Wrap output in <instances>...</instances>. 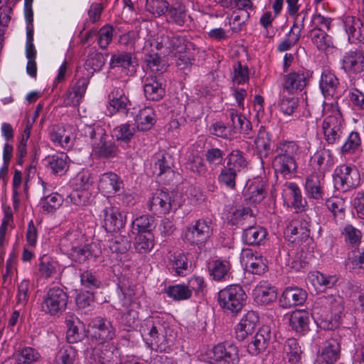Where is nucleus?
Segmentation results:
<instances>
[{
  "label": "nucleus",
  "mask_w": 364,
  "mask_h": 364,
  "mask_svg": "<svg viewBox=\"0 0 364 364\" xmlns=\"http://www.w3.org/2000/svg\"><path fill=\"white\" fill-rule=\"evenodd\" d=\"M168 16L178 26H183L188 18L186 7L181 3H175L171 5L168 10Z\"/></svg>",
  "instance_id": "obj_58"
},
{
  "label": "nucleus",
  "mask_w": 364,
  "mask_h": 364,
  "mask_svg": "<svg viewBox=\"0 0 364 364\" xmlns=\"http://www.w3.org/2000/svg\"><path fill=\"white\" fill-rule=\"evenodd\" d=\"M255 145L260 157H267L271 150L270 134L264 127H261L255 139Z\"/></svg>",
  "instance_id": "obj_39"
},
{
  "label": "nucleus",
  "mask_w": 364,
  "mask_h": 364,
  "mask_svg": "<svg viewBox=\"0 0 364 364\" xmlns=\"http://www.w3.org/2000/svg\"><path fill=\"white\" fill-rule=\"evenodd\" d=\"M68 296L60 287H53L48 290L41 304V310L50 316H58L65 310Z\"/></svg>",
  "instance_id": "obj_5"
},
{
  "label": "nucleus",
  "mask_w": 364,
  "mask_h": 364,
  "mask_svg": "<svg viewBox=\"0 0 364 364\" xmlns=\"http://www.w3.org/2000/svg\"><path fill=\"white\" fill-rule=\"evenodd\" d=\"M253 296L257 303L267 305L274 301L277 299V294L275 287L266 282H263L255 288Z\"/></svg>",
  "instance_id": "obj_33"
},
{
  "label": "nucleus",
  "mask_w": 364,
  "mask_h": 364,
  "mask_svg": "<svg viewBox=\"0 0 364 364\" xmlns=\"http://www.w3.org/2000/svg\"><path fill=\"white\" fill-rule=\"evenodd\" d=\"M109 109L112 108L114 112H122L128 115L132 104L126 95L125 90L121 86L115 87L109 95Z\"/></svg>",
  "instance_id": "obj_27"
},
{
  "label": "nucleus",
  "mask_w": 364,
  "mask_h": 364,
  "mask_svg": "<svg viewBox=\"0 0 364 364\" xmlns=\"http://www.w3.org/2000/svg\"><path fill=\"white\" fill-rule=\"evenodd\" d=\"M310 74L308 71L299 70L284 76L282 90L284 92L294 93L302 91L308 84Z\"/></svg>",
  "instance_id": "obj_15"
},
{
  "label": "nucleus",
  "mask_w": 364,
  "mask_h": 364,
  "mask_svg": "<svg viewBox=\"0 0 364 364\" xmlns=\"http://www.w3.org/2000/svg\"><path fill=\"white\" fill-rule=\"evenodd\" d=\"M123 181L118 175L113 172H107L101 175L98 188L108 198L117 193L123 188Z\"/></svg>",
  "instance_id": "obj_24"
},
{
  "label": "nucleus",
  "mask_w": 364,
  "mask_h": 364,
  "mask_svg": "<svg viewBox=\"0 0 364 364\" xmlns=\"http://www.w3.org/2000/svg\"><path fill=\"white\" fill-rule=\"evenodd\" d=\"M141 332L146 344L151 348H159L164 341V328L161 324L148 321L141 326Z\"/></svg>",
  "instance_id": "obj_17"
},
{
  "label": "nucleus",
  "mask_w": 364,
  "mask_h": 364,
  "mask_svg": "<svg viewBox=\"0 0 364 364\" xmlns=\"http://www.w3.org/2000/svg\"><path fill=\"white\" fill-rule=\"evenodd\" d=\"M68 156L63 152L57 154L46 159V166L51 170L54 174L62 175L68 168Z\"/></svg>",
  "instance_id": "obj_37"
},
{
  "label": "nucleus",
  "mask_w": 364,
  "mask_h": 364,
  "mask_svg": "<svg viewBox=\"0 0 364 364\" xmlns=\"http://www.w3.org/2000/svg\"><path fill=\"white\" fill-rule=\"evenodd\" d=\"M339 80L336 75L328 70L322 72L319 80V88L326 99L333 98L337 93Z\"/></svg>",
  "instance_id": "obj_29"
},
{
  "label": "nucleus",
  "mask_w": 364,
  "mask_h": 364,
  "mask_svg": "<svg viewBox=\"0 0 364 364\" xmlns=\"http://www.w3.org/2000/svg\"><path fill=\"white\" fill-rule=\"evenodd\" d=\"M220 306L226 314H238L243 308L246 294L240 285H230L218 292Z\"/></svg>",
  "instance_id": "obj_3"
},
{
  "label": "nucleus",
  "mask_w": 364,
  "mask_h": 364,
  "mask_svg": "<svg viewBox=\"0 0 364 364\" xmlns=\"http://www.w3.org/2000/svg\"><path fill=\"white\" fill-rule=\"evenodd\" d=\"M333 181L336 189L346 192L360 184V176L355 167L343 164L335 169Z\"/></svg>",
  "instance_id": "obj_7"
},
{
  "label": "nucleus",
  "mask_w": 364,
  "mask_h": 364,
  "mask_svg": "<svg viewBox=\"0 0 364 364\" xmlns=\"http://www.w3.org/2000/svg\"><path fill=\"white\" fill-rule=\"evenodd\" d=\"M145 61L152 73H163L166 70V63L156 53H150L146 56Z\"/></svg>",
  "instance_id": "obj_63"
},
{
  "label": "nucleus",
  "mask_w": 364,
  "mask_h": 364,
  "mask_svg": "<svg viewBox=\"0 0 364 364\" xmlns=\"http://www.w3.org/2000/svg\"><path fill=\"white\" fill-rule=\"evenodd\" d=\"M299 100L293 95V93L284 92L283 90L280 94L279 107L280 110L287 115H291L297 109Z\"/></svg>",
  "instance_id": "obj_42"
},
{
  "label": "nucleus",
  "mask_w": 364,
  "mask_h": 364,
  "mask_svg": "<svg viewBox=\"0 0 364 364\" xmlns=\"http://www.w3.org/2000/svg\"><path fill=\"white\" fill-rule=\"evenodd\" d=\"M92 360L98 364H118L119 354L115 346L109 343L100 342L92 349Z\"/></svg>",
  "instance_id": "obj_13"
},
{
  "label": "nucleus",
  "mask_w": 364,
  "mask_h": 364,
  "mask_svg": "<svg viewBox=\"0 0 364 364\" xmlns=\"http://www.w3.org/2000/svg\"><path fill=\"white\" fill-rule=\"evenodd\" d=\"M84 242V237L77 230L68 232L60 240V250L68 255Z\"/></svg>",
  "instance_id": "obj_34"
},
{
  "label": "nucleus",
  "mask_w": 364,
  "mask_h": 364,
  "mask_svg": "<svg viewBox=\"0 0 364 364\" xmlns=\"http://www.w3.org/2000/svg\"><path fill=\"white\" fill-rule=\"evenodd\" d=\"M304 190L309 198L322 200L324 196L323 178L318 173L308 176L305 181Z\"/></svg>",
  "instance_id": "obj_28"
},
{
  "label": "nucleus",
  "mask_w": 364,
  "mask_h": 364,
  "mask_svg": "<svg viewBox=\"0 0 364 364\" xmlns=\"http://www.w3.org/2000/svg\"><path fill=\"white\" fill-rule=\"evenodd\" d=\"M301 349L298 341L289 338L282 347V359L284 364H300Z\"/></svg>",
  "instance_id": "obj_32"
},
{
  "label": "nucleus",
  "mask_w": 364,
  "mask_h": 364,
  "mask_svg": "<svg viewBox=\"0 0 364 364\" xmlns=\"http://www.w3.org/2000/svg\"><path fill=\"white\" fill-rule=\"evenodd\" d=\"M271 338V331L268 326H262L247 345V351L252 355H257L268 346Z\"/></svg>",
  "instance_id": "obj_26"
},
{
  "label": "nucleus",
  "mask_w": 364,
  "mask_h": 364,
  "mask_svg": "<svg viewBox=\"0 0 364 364\" xmlns=\"http://www.w3.org/2000/svg\"><path fill=\"white\" fill-rule=\"evenodd\" d=\"M342 69L348 75L364 72V53L360 50H350L341 59Z\"/></svg>",
  "instance_id": "obj_19"
},
{
  "label": "nucleus",
  "mask_w": 364,
  "mask_h": 364,
  "mask_svg": "<svg viewBox=\"0 0 364 364\" xmlns=\"http://www.w3.org/2000/svg\"><path fill=\"white\" fill-rule=\"evenodd\" d=\"M137 61L131 53L117 52L114 53L110 59L109 68L114 69L120 68L127 75H132L136 72Z\"/></svg>",
  "instance_id": "obj_22"
},
{
  "label": "nucleus",
  "mask_w": 364,
  "mask_h": 364,
  "mask_svg": "<svg viewBox=\"0 0 364 364\" xmlns=\"http://www.w3.org/2000/svg\"><path fill=\"white\" fill-rule=\"evenodd\" d=\"M132 226L133 232L137 230L138 234L151 233V231L155 228L154 218L151 215H141L132 222Z\"/></svg>",
  "instance_id": "obj_54"
},
{
  "label": "nucleus",
  "mask_w": 364,
  "mask_h": 364,
  "mask_svg": "<svg viewBox=\"0 0 364 364\" xmlns=\"http://www.w3.org/2000/svg\"><path fill=\"white\" fill-rule=\"evenodd\" d=\"M106 58L105 55L99 52L92 51L90 53L85 63V69L88 71L98 72L105 65Z\"/></svg>",
  "instance_id": "obj_57"
},
{
  "label": "nucleus",
  "mask_w": 364,
  "mask_h": 364,
  "mask_svg": "<svg viewBox=\"0 0 364 364\" xmlns=\"http://www.w3.org/2000/svg\"><path fill=\"white\" fill-rule=\"evenodd\" d=\"M136 127L141 131L149 130L156 123V114L150 107L140 109L135 117Z\"/></svg>",
  "instance_id": "obj_36"
},
{
  "label": "nucleus",
  "mask_w": 364,
  "mask_h": 364,
  "mask_svg": "<svg viewBox=\"0 0 364 364\" xmlns=\"http://www.w3.org/2000/svg\"><path fill=\"white\" fill-rule=\"evenodd\" d=\"M236 218H241L245 220L249 218L255 223V218L251 213V210L248 208L237 209L234 212ZM241 225L243 228L242 240L249 245H258L264 240L267 236V231L260 226L250 225L246 226L245 221L242 222Z\"/></svg>",
  "instance_id": "obj_4"
},
{
  "label": "nucleus",
  "mask_w": 364,
  "mask_h": 364,
  "mask_svg": "<svg viewBox=\"0 0 364 364\" xmlns=\"http://www.w3.org/2000/svg\"><path fill=\"white\" fill-rule=\"evenodd\" d=\"M155 172L158 176L172 172L173 159L168 153L160 152L156 154Z\"/></svg>",
  "instance_id": "obj_41"
},
{
  "label": "nucleus",
  "mask_w": 364,
  "mask_h": 364,
  "mask_svg": "<svg viewBox=\"0 0 364 364\" xmlns=\"http://www.w3.org/2000/svg\"><path fill=\"white\" fill-rule=\"evenodd\" d=\"M173 193L162 190H157L148 201V208L156 215H165L172 208H176Z\"/></svg>",
  "instance_id": "obj_10"
},
{
  "label": "nucleus",
  "mask_w": 364,
  "mask_h": 364,
  "mask_svg": "<svg viewBox=\"0 0 364 364\" xmlns=\"http://www.w3.org/2000/svg\"><path fill=\"white\" fill-rule=\"evenodd\" d=\"M238 172L231 168L225 166L218 175V182L230 189H235V180Z\"/></svg>",
  "instance_id": "obj_61"
},
{
  "label": "nucleus",
  "mask_w": 364,
  "mask_h": 364,
  "mask_svg": "<svg viewBox=\"0 0 364 364\" xmlns=\"http://www.w3.org/2000/svg\"><path fill=\"white\" fill-rule=\"evenodd\" d=\"M63 197L57 193H53L45 196L41 200V205L43 211L50 213L55 212L63 204Z\"/></svg>",
  "instance_id": "obj_56"
},
{
  "label": "nucleus",
  "mask_w": 364,
  "mask_h": 364,
  "mask_svg": "<svg viewBox=\"0 0 364 364\" xmlns=\"http://www.w3.org/2000/svg\"><path fill=\"white\" fill-rule=\"evenodd\" d=\"M105 207L101 211L100 217L103 220V226L107 231L112 232L122 228L125 225V218L113 207L107 198Z\"/></svg>",
  "instance_id": "obj_12"
},
{
  "label": "nucleus",
  "mask_w": 364,
  "mask_h": 364,
  "mask_svg": "<svg viewBox=\"0 0 364 364\" xmlns=\"http://www.w3.org/2000/svg\"><path fill=\"white\" fill-rule=\"evenodd\" d=\"M65 323L68 327L66 338L68 343H75L80 341L83 334L79 331V328L75 324L74 316L73 315H68Z\"/></svg>",
  "instance_id": "obj_60"
},
{
  "label": "nucleus",
  "mask_w": 364,
  "mask_h": 364,
  "mask_svg": "<svg viewBox=\"0 0 364 364\" xmlns=\"http://www.w3.org/2000/svg\"><path fill=\"white\" fill-rule=\"evenodd\" d=\"M91 337L97 341L105 342L112 340L116 336V331L111 321L96 318L90 323Z\"/></svg>",
  "instance_id": "obj_18"
},
{
  "label": "nucleus",
  "mask_w": 364,
  "mask_h": 364,
  "mask_svg": "<svg viewBox=\"0 0 364 364\" xmlns=\"http://www.w3.org/2000/svg\"><path fill=\"white\" fill-rule=\"evenodd\" d=\"M249 272L255 274H262L267 269V260L260 255L252 254L246 264Z\"/></svg>",
  "instance_id": "obj_51"
},
{
  "label": "nucleus",
  "mask_w": 364,
  "mask_h": 364,
  "mask_svg": "<svg viewBox=\"0 0 364 364\" xmlns=\"http://www.w3.org/2000/svg\"><path fill=\"white\" fill-rule=\"evenodd\" d=\"M341 235L348 245L355 247L360 243L362 232L352 225H346L341 230Z\"/></svg>",
  "instance_id": "obj_52"
},
{
  "label": "nucleus",
  "mask_w": 364,
  "mask_h": 364,
  "mask_svg": "<svg viewBox=\"0 0 364 364\" xmlns=\"http://www.w3.org/2000/svg\"><path fill=\"white\" fill-rule=\"evenodd\" d=\"M101 248L98 244L92 242L86 244L84 242L68 256L77 263H83L90 259H96L101 255Z\"/></svg>",
  "instance_id": "obj_21"
},
{
  "label": "nucleus",
  "mask_w": 364,
  "mask_h": 364,
  "mask_svg": "<svg viewBox=\"0 0 364 364\" xmlns=\"http://www.w3.org/2000/svg\"><path fill=\"white\" fill-rule=\"evenodd\" d=\"M344 121L341 112L333 109L322 122L323 138L328 144H335L340 141L343 132Z\"/></svg>",
  "instance_id": "obj_6"
},
{
  "label": "nucleus",
  "mask_w": 364,
  "mask_h": 364,
  "mask_svg": "<svg viewBox=\"0 0 364 364\" xmlns=\"http://www.w3.org/2000/svg\"><path fill=\"white\" fill-rule=\"evenodd\" d=\"M297 150L298 146L294 141L281 142L278 144L272 161V167L276 173L287 177L296 171L297 165L294 156Z\"/></svg>",
  "instance_id": "obj_2"
},
{
  "label": "nucleus",
  "mask_w": 364,
  "mask_h": 364,
  "mask_svg": "<svg viewBox=\"0 0 364 364\" xmlns=\"http://www.w3.org/2000/svg\"><path fill=\"white\" fill-rule=\"evenodd\" d=\"M312 161L316 163L319 168L326 170L331 167L333 164L332 154L329 149H321L318 150L312 156Z\"/></svg>",
  "instance_id": "obj_55"
},
{
  "label": "nucleus",
  "mask_w": 364,
  "mask_h": 364,
  "mask_svg": "<svg viewBox=\"0 0 364 364\" xmlns=\"http://www.w3.org/2000/svg\"><path fill=\"white\" fill-rule=\"evenodd\" d=\"M348 265L354 272L364 273V251L355 250L348 257Z\"/></svg>",
  "instance_id": "obj_62"
},
{
  "label": "nucleus",
  "mask_w": 364,
  "mask_h": 364,
  "mask_svg": "<svg viewBox=\"0 0 364 364\" xmlns=\"http://www.w3.org/2000/svg\"><path fill=\"white\" fill-rule=\"evenodd\" d=\"M289 325L296 333H304L309 330V316L304 310H295L289 316Z\"/></svg>",
  "instance_id": "obj_35"
},
{
  "label": "nucleus",
  "mask_w": 364,
  "mask_h": 364,
  "mask_svg": "<svg viewBox=\"0 0 364 364\" xmlns=\"http://www.w3.org/2000/svg\"><path fill=\"white\" fill-rule=\"evenodd\" d=\"M131 247V239L127 235H117L109 240V248L112 252L124 253Z\"/></svg>",
  "instance_id": "obj_53"
},
{
  "label": "nucleus",
  "mask_w": 364,
  "mask_h": 364,
  "mask_svg": "<svg viewBox=\"0 0 364 364\" xmlns=\"http://www.w3.org/2000/svg\"><path fill=\"white\" fill-rule=\"evenodd\" d=\"M150 46L155 47L158 50H163L162 53L165 55H171L172 56L186 50V40L183 37L173 33L158 36L153 40V42L150 43Z\"/></svg>",
  "instance_id": "obj_8"
},
{
  "label": "nucleus",
  "mask_w": 364,
  "mask_h": 364,
  "mask_svg": "<svg viewBox=\"0 0 364 364\" xmlns=\"http://www.w3.org/2000/svg\"><path fill=\"white\" fill-rule=\"evenodd\" d=\"M341 347L337 339L326 341L318 351L314 364H334L340 358Z\"/></svg>",
  "instance_id": "obj_16"
},
{
  "label": "nucleus",
  "mask_w": 364,
  "mask_h": 364,
  "mask_svg": "<svg viewBox=\"0 0 364 364\" xmlns=\"http://www.w3.org/2000/svg\"><path fill=\"white\" fill-rule=\"evenodd\" d=\"M332 23V19L328 17H325L321 14H314L309 23V31L321 30L327 32L329 31Z\"/></svg>",
  "instance_id": "obj_64"
},
{
  "label": "nucleus",
  "mask_w": 364,
  "mask_h": 364,
  "mask_svg": "<svg viewBox=\"0 0 364 364\" xmlns=\"http://www.w3.org/2000/svg\"><path fill=\"white\" fill-rule=\"evenodd\" d=\"M14 359L18 364H31L37 362L41 355L36 349L31 347H24L18 349L14 354Z\"/></svg>",
  "instance_id": "obj_43"
},
{
  "label": "nucleus",
  "mask_w": 364,
  "mask_h": 364,
  "mask_svg": "<svg viewBox=\"0 0 364 364\" xmlns=\"http://www.w3.org/2000/svg\"><path fill=\"white\" fill-rule=\"evenodd\" d=\"M282 197L284 203L293 208L296 213L305 211L308 207L307 201L301 194L298 185L293 182H287L283 186Z\"/></svg>",
  "instance_id": "obj_11"
},
{
  "label": "nucleus",
  "mask_w": 364,
  "mask_h": 364,
  "mask_svg": "<svg viewBox=\"0 0 364 364\" xmlns=\"http://www.w3.org/2000/svg\"><path fill=\"white\" fill-rule=\"evenodd\" d=\"M213 234L212 221L209 219L198 220L194 225L187 228L185 237L193 245L205 244Z\"/></svg>",
  "instance_id": "obj_9"
},
{
  "label": "nucleus",
  "mask_w": 364,
  "mask_h": 364,
  "mask_svg": "<svg viewBox=\"0 0 364 364\" xmlns=\"http://www.w3.org/2000/svg\"><path fill=\"white\" fill-rule=\"evenodd\" d=\"M136 133V127L133 124L124 123L113 129L112 134L117 141L129 142Z\"/></svg>",
  "instance_id": "obj_48"
},
{
  "label": "nucleus",
  "mask_w": 364,
  "mask_h": 364,
  "mask_svg": "<svg viewBox=\"0 0 364 364\" xmlns=\"http://www.w3.org/2000/svg\"><path fill=\"white\" fill-rule=\"evenodd\" d=\"M231 265L227 260L213 261L210 267V275L217 281L225 280L229 276Z\"/></svg>",
  "instance_id": "obj_46"
},
{
  "label": "nucleus",
  "mask_w": 364,
  "mask_h": 364,
  "mask_svg": "<svg viewBox=\"0 0 364 364\" xmlns=\"http://www.w3.org/2000/svg\"><path fill=\"white\" fill-rule=\"evenodd\" d=\"M343 23L350 43H357L364 40V24L359 18L347 16Z\"/></svg>",
  "instance_id": "obj_25"
},
{
  "label": "nucleus",
  "mask_w": 364,
  "mask_h": 364,
  "mask_svg": "<svg viewBox=\"0 0 364 364\" xmlns=\"http://www.w3.org/2000/svg\"><path fill=\"white\" fill-rule=\"evenodd\" d=\"M77 353L70 345L63 346L55 355L53 364H73Z\"/></svg>",
  "instance_id": "obj_50"
},
{
  "label": "nucleus",
  "mask_w": 364,
  "mask_h": 364,
  "mask_svg": "<svg viewBox=\"0 0 364 364\" xmlns=\"http://www.w3.org/2000/svg\"><path fill=\"white\" fill-rule=\"evenodd\" d=\"M306 36L318 50H324L331 44V37L327 34L326 31H309Z\"/></svg>",
  "instance_id": "obj_45"
},
{
  "label": "nucleus",
  "mask_w": 364,
  "mask_h": 364,
  "mask_svg": "<svg viewBox=\"0 0 364 364\" xmlns=\"http://www.w3.org/2000/svg\"><path fill=\"white\" fill-rule=\"evenodd\" d=\"M143 87L145 97L149 100H160L165 95V89L156 76H147Z\"/></svg>",
  "instance_id": "obj_31"
},
{
  "label": "nucleus",
  "mask_w": 364,
  "mask_h": 364,
  "mask_svg": "<svg viewBox=\"0 0 364 364\" xmlns=\"http://www.w3.org/2000/svg\"><path fill=\"white\" fill-rule=\"evenodd\" d=\"M227 164L226 166L231 168L232 170L240 172L245 168L247 166V161L244 157L243 153L238 150H232L226 156Z\"/></svg>",
  "instance_id": "obj_47"
},
{
  "label": "nucleus",
  "mask_w": 364,
  "mask_h": 364,
  "mask_svg": "<svg viewBox=\"0 0 364 364\" xmlns=\"http://www.w3.org/2000/svg\"><path fill=\"white\" fill-rule=\"evenodd\" d=\"M287 232L294 236L293 242H303L309 239L310 230L308 223L305 220H296L292 222L287 228Z\"/></svg>",
  "instance_id": "obj_40"
},
{
  "label": "nucleus",
  "mask_w": 364,
  "mask_h": 364,
  "mask_svg": "<svg viewBox=\"0 0 364 364\" xmlns=\"http://www.w3.org/2000/svg\"><path fill=\"white\" fill-rule=\"evenodd\" d=\"M259 323V316L253 311H248L242 316L235 328V338L240 341H244L252 334Z\"/></svg>",
  "instance_id": "obj_20"
},
{
  "label": "nucleus",
  "mask_w": 364,
  "mask_h": 364,
  "mask_svg": "<svg viewBox=\"0 0 364 364\" xmlns=\"http://www.w3.org/2000/svg\"><path fill=\"white\" fill-rule=\"evenodd\" d=\"M229 127L234 131V134L239 130L245 135H249L252 130L251 122L238 111L230 109L226 112Z\"/></svg>",
  "instance_id": "obj_30"
},
{
  "label": "nucleus",
  "mask_w": 364,
  "mask_h": 364,
  "mask_svg": "<svg viewBox=\"0 0 364 364\" xmlns=\"http://www.w3.org/2000/svg\"><path fill=\"white\" fill-rule=\"evenodd\" d=\"M168 265L178 276L186 275L190 267L187 256L183 252H176L172 255Z\"/></svg>",
  "instance_id": "obj_38"
},
{
  "label": "nucleus",
  "mask_w": 364,
  "mask_h": 364,
  "mask_svg": "<svg viewBox=\"0 0 364 364\" xmlns=\"http://www.w3.org/2000/svg\"><path fill=\"white\" fill-rule=\"evenodd\" d=\"M307 299V293L303 289L289 287L286 288L280 299L279 303L283 308H290L302 305Z\"/></svg>",
  "instance_id": "obj_23"
},
{
  "label": "nucleus",
  "mask_w": 364,
  "mask_h": 364,
  "mask_svg": "<svg viewBox=\"0 0 364 364\" xmlns=\"http://www.w3.org/2000/svg\"><path fill=\"white\" fill-rule=\"evenodd\" d=\"M344 309L343 299L338 295H324L315 299L311 315L317 325L324 330H331L339 324Z\"/></svg>",
  "instance_id": "obj_1"
},
{
  "label": "nucleus",
  "mask_w": 364,
  "mask_h": 364,
  "mask_svg": "<svg viewBox=\"0 0 364 364\" xmlns=\"http://www.w3.org/2000/svg\"><path fill=\"white\" fill-rule=\"evenodd\" d=\"M213 359L216 364H238L237 347L230 343H221L213 349Z\"/></svg>",
  "instance_id": "obj_14"
},
{
  "label": "nucleus",
  "mask_w": 364,
  "mask_h": 364,
  "mask_svg": "<svg viewBox=\"0 0 364 364\" xmlns=\"http://www.w3.org/2000/svg\"><path fill=\"white\" fill-rule=\"evenodd\" d=\"M153 247L154 239L151 233H148L147 235L139 233L137 235L134 242V248L139 253H147Z\"/></svg>",
  "instance_id": "obj_59"
},
{
  "label": "nucleus",
  "mask_w": 364,
  "mask_h": 364,
  "mask_svg": "<svg viewBox=\"0 0 364 364\" xmlns=\"http://www.w3.org/2000/svg\"><path fill=\"white\" fill-rule=\"evenodd\" d=\"M167 296L174 301L187 300L191 297L188 287L186 284H175L165 289Z\"/></svg>",
  "instance_id": "obj_49"
},
{
  "label": "nucleus",
  "mask_w": 364,
  "mask_h": 364,
  "mask_svg": "<svg viewBox=\"0 0 364 364\" xmlns=\"http://www.w3.org/2000/svg\"><path fill=\"white\" fill-rule=\"evenodd\" d=\"M93 151L100 157L112 159L118 156L119 149L117 145L113 141H102L100 144H92Z\"/></svg>",
  "instance_id": "obj_44"
}]
</instances>
